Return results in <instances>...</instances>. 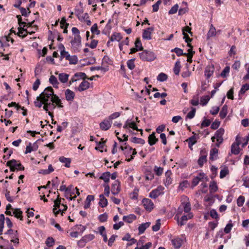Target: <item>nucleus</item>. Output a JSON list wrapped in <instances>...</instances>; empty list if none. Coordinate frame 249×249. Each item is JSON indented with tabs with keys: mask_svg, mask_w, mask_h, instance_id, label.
Returning a JSON list of instances; mask_svg holds the SVG:
<instances>
[{
	"mask_svg": "<svg viewBox=\"0 0 249 249\" xmlns=\"http://www.w3.org/2000/svg\"><path fill=\"white\" fill-rule=\"evenodd\" d=\"M44 95L43 97V109L46 111L48 110H53L55 108V107L53 105V104H51L49 102L50 98L51 95L53 94V89L51 87H48L46 88L43 92L41 93V95Z\"/></svg>",
	"mask_w": 249,
	"mask_h": 249,
	"instance_id": "obj_1",
	"label": "nucleus"
},
{
	"mask_svg": "<svg viewBox=\"0 0 249 249\" xmlns=\"http://www.w3.org/2000/svg\"><path fill=\"white\" fill-rule=\"evenodd\" d=\"M139 55L142 60L148 62L154 61L156 58V55L154 52L147 50L139 53Z\"/></svg>",
	"mask_w": 249,
	"mask_h": 249,
	"instance_id": "obj_2",
	"label": "nucleus"
},
{
	"mask_svg": "<svg viewBox=\"0 0 249 249\" xmlns=\"http://www.w3.org/2000/svg\"><path fill=\"white\" fill-rule=\"evenodd\" d=\"M180 208H178L177 213L175 216V218L177 217V221L178 225L182 226L185 225V224L186 223V221L188 220L191 219L193 217V214H192V213H188L186 215H183L181 217L180 219L179 220V215L181 213V211H180Z\"/></svg>",
	"mask_w": 249,
	"mask_h": 249,
	"instance_id": "obj_3",
	"label": "nucleus"
},
{
	"mask_svg": "<svg viewBox=\"0 0 249 249\" xmlns=\"http://www.w3.org/2000/svg\"><path fill=\"white\" fill-rule=\"evenodd\" d=\"M7 165L10 167V171H15L17 170H24V167L21 164L20 162L15 160H12L8 161Z\"/></svg>",
	"mask_w": 249,
	"mask_h": 249,
	"instance_id": "obj_4",
	"label": "nucleus"
},
{
	"mask_svg": "<svg viewBox=\"0 0 249 249\" xmlns=\"http://www.w3.org/2000/svg\"><path fill=\"white\" fill-rule=\"evenodd\" d=\"M224 132V129L223 128H220L215 132L214 135L211 138L213 142H214L215 139H216L217 143H216V146L217 147H219L223 141V136Z\"/></svg>",
	"mask_w": 249,
	"mask_h": 249,
	"instance_id": "obj_5",
	"label": "nucleus"
},
{
	"mask_svg": "<svg viewBox=\"0 0 249 249\" xmlns=\"http://www.w3.org/2000/svg\"><path fill=\"white\" fill-rule=\"evenodd\" d=\"M71 43L74 52H79L81 47V37L80 36H74L73 39L71 41Z\"/></svg>",
	"mask_w": 249,
	"mask_h": 249,
	"instance_id": "obj_6",
	"label": "nucleus"
},
{
	"mask_svg": "<svg viewBox=\"0 0 249 249\" xmlns=\"http://www.w3.org/2000/svg\"><path fill=\"white\" fill-rule=\"evenodd\" d=\"M49 102H51V104H53V105L55 107H57L59 108L63 107V106L62 105V103L61 99L57 95L54 94L53 91V94L51 95V96L50 98Z\"/></svg>",
	"mask_w": 249,
	"mask_h": 249,
	"instance_id": "obj_7",
	"label": "nucleus"
},
{
	"mask_svg": "<svg viewBox=\"0 0 249 249\" xmlns=\"http://www.w3.org/2000/svg\"><path fill=\"white\" fill-rule=\"evenodd\" d=\"M164 187L161 186H158L156 189L152 190L149 194V196L152 198L156 199L159 196L163 194Z\"/></svg>",
	"mask_w": 249,
	"mask_h": 249,
	"instance_id": "obj_8",
	"label": "nucleus"
},
{
	"mask_svg": "<svg viewBox=\"0 0 249 249\" xmlns=\"http://www.w3.org/2000/svg\"><path fill=\"white\" fill-rule=\"evenodd\" d=\"M208 179L207 176L203 172H200L198 176L192 180V185L194 187L196 186L199 181H205Z\"/></svg>",
	"mask_w": 249,
	"mask_h": 249,
	"instance_id": "obj_9",
	"label": "nucleus"
},
{
	"mask_svg": "<svg viewBox=\"0 0 249 249\" xmlns=\"http://www.w3.org/2000/svg\"><path fill=\"white\" fill-rule=\"evenodd\" d=\"M142 203L146 211L150 212L153 209L154 204L149 198H143Z\"/></svg>",
	"mask_w": 249,
	"mask_h": 249,
	"instance_id": "obj_10",
	"label": "nucleus"
},
{
	"mask_svg": "<svg viewBox=\"0 0 249 249\" xmlns=\"http://www.w3.org/2000/svg\"><path fill=\"white\" fill-rule=\"evenodd\" d=\"M184 199L186 200V201H184L181 203V205L179 207L180 208V211L182 212V208L183 209V211L186 213H190L189 212L191 210V204L190 202L188 201V198L187 197H184Z\"/></svg>",
	"mask_w": 249,
	"mask_h": 249,
	"instance_id": "obj_11",
	"label": "nucleus"
},
{
	"mask_svg": "<svg viewBox=\"0 0 249 249\" xmlns=\"http://www.w3.org/2000/svg\"><path fill=\"white\" fill-rule=\"evenodd\" d=\"M94 238L95 236L93 234H89L86 235L78 241V245L80 246V244H82V246H84L86 243L92 240Z\"/></svg>",
	"mask_w": 249,
	"mask_h": 249,
	"instance_id": "obj_12",
	"label": "nucleus"
},
{
	"mask_svg": "<svg viewBox=\"0 0 249 249\" xmlns=\"http://www.w3.org/2000/svg\"><path fill=\"white\" fill-rule=\"evenodd\" d=\"M61 204V198H59V195L57 196V198L56 200L54 201V208L53 209V212L54 213L55 215H57L60 212H61V209H59L58 210H57V208H59Z\"/></svg>",
	"mask_w": 249,
	"mask_h": 249,
	"instance_id": "obj_13",
	"label": "nucleus"
},
{
	"mask_svg": "<svg viewBox=\"0 0 249 249\" xmlns=\"http://www.w3.org/2000/svg\"><path fill=\"white\" fill-rule=\"evenodd\" d=\"M120 149L122 151H124V150H129V153L131 154V157L130 158H128L127 160L128 161H131L133 159L135 155L137 154V152L135 149H133L132 147H130L129 146H126L125 147H124L123 146H121L120 147Z\"/></svg>",
	"mask_w": 249,
	"mask_h": 249,
	"instance_id": "obj_14",
	"label": "nucleus"
},
{
	"mask_svg": "<svg viewBox=\"0 0 249 249\" xmlns=\"http://www.w3.org/2000/svg\"><path fill=\"white\" fill-rule=\"evenodd\" d=\"M207 161V153L205 150L200 152V156L198 160V163L200 167L202 166L204 163Z\"/></svg>",
	"mask_w": 249,
	"mask_h": 249,
	"instance_id": "obj_15",
	"label": "nucleus"
},
{
	"mask_svg": "<svg viewBox=\"0 0 249 249\" xmlns=\"http://www.w3.org/2000/svg\"><path fill=\"white\" fill-rule=\"evenodd\" d=\"M112 122L108 119L104 120L100 124V128L103 130H107L109 129L111 126Z\"/></svg>",
	"mask_w": 249,
	"mask_h": 249,
	"instance_id": "obj_16",
	"label": "nucleus"
},
{
	"mask_svg": "<svg viewBox=\"0 0 249 249\" xmlns=\"http://www.w3.org/2000/svg\"><path fill=\"white\" fill-rule=\"evenodd\" d=\"M153 31V28L149 27L144 30L142 33V37L143 39L150 40L151 39V32Z\"/></svg>",
	"mask_w": 249,
	"mask_h": 249,
	"instance_id": "obj_17",
	"label": "nucleus"
},
{
	"mask_svg": "<svg viewBox=\"0 0 249 249\" xmlns=\"http://www.w3.org/2000/svg\"><path fill=\"white\" fill-rule=\"evenodd\" d=\"M111 191L112 194L114 195H117L119 193L120 191V188L118 181H116L115 183L112 184Z\"/></svg>",
	"mask_w": 249,
	"mask_h": 249,
	"instance_id": "obj_18",
	"label": "nucleus"
},
{
	"mask_svg": "<svg viewBox=\"0 0 249 249\" xmlns=\"http://www.w3.org/2000/svg\"><path fill=\"white\" fill-rule=\"evenodd\" d=\"M66 99L68 101H71L73 100L75 94L74 92L70 89H67L65 91Z\"/></svg>",
	"mask_w": 249,
	"mask_h": 249,
	"instance_id": "obj_19",
	"label": "nucleus"
},
{
	"mask_svg": "<svg viewBox=\"0 0 249 249\" xmlns=\"http://www.w3.org/2000/svg\"><path fill=\"white\" fill-rule=\"evenodd\" d=\"M173 245L176 249H179L182 245L183 240L180 238H176L172 240Z\"/></svg>",
	"mask_w": 249,
	"mask_h": 249,
	"instance_id": "obj_20",
	"label": "nucleus"
},
{
	"mask_svg": "<svg viewBox=\"0 0 249 249\" xmlns=\"http://www.w3.org/2000/svg\"><path fill=\"white\" fill-rule=\"evenodd\" d=\"M89 83L85 80H83L79 85L78 90L79 91H82L89 89Z\"/></svg>",
	"mask_w": 249,
	"mask_h": 249,
	"instance_id": "obj_21",
	"label": "nucleus"
},
{
	"mask_svg": "<svg viewBox=\"0 0 249 249\" xmlns=\"http://www.w3.org/2000/svg\"><path fill=\"white\" fill-rule=\"evenodd\" d=\"M136 216L134 214H130L128 215L124 216L123 217V220L128 223H132L136 220Z\"/></svg>",
	"mask_w": 249,
	"mask_h": 249,
	"instance_id": "obj_22",
	"label": "nucleus"
},
{
	"mask_svg": "<svg viewBox=\"0 0 249 249\" xmlns=\"http://www.w3.org/2000/svg\"><path fill=\"white\" fill-rule=\"evenodd\" d=\"M150 225V222L143 223L141 224L138 228L139 233L140 234L143 233L145 230Z\"/></svg>",
	"mask_w": 249,
	"mask_h": 249,
	"instance_id": "obj_23",
	"label": "nucleus"
},
{
	"mask_svg": "<svg viewBox=\"0 0 249 249\" xmlns=\"http://www.w3.org/2000/svg\"><path fill=\"white\" fill-rule=\"evenodd\" d=\"M158 141V139L156 138L154 132L149 135L148 142L150 145L155 144Z\"/></svg>",
	"mask_w": 249,
	"mask_h": 249,
	"instance_id": "obj_24",
	"label": "nucleus"
},
{
	"mask_svg": "<svg viewBox=\"0 0 249 249\" xmlns=\"http://www.w3.org/2000/svg\"><path fill=\"white\" fill-rule=\"evenodd\" d=\"M43 97H44V95H41V93L39 96L37 97L36 100L34 102V104L36 107H42L43 104L44 103L43 101Z\"/></svg>",
	"mask_w": 249,
	"mask_h": 249,
	"instance_id": "obj_25",
	"label": "nucleus"
},
{
	"mask_svg": "<svg viewBox=\"0 0 249 249\" xmlns=\"http://www.w3.org/2000/svg\"><path fill=\"white\" fill-rule=\"evenodd\" d=\"M13 214L17 218L19 219L20 220H23L22 212L20 209H13Z\"/></svg>",
	"mask_w": 249,
	"mask_h": 249,
	"instance_id": "obj_26",
	"label": "nucleus"
},
{
	"mask_svg": "<svg viewBox=\"0 0 249 249\" xmlns=\"http://www.w3.org/2000/svg\"><path fill=\"white\" fill-rule=\"evenodd\" d=\"M186 142H187L188 143V146L189 148L191 150H192V146H193V145L196 143L197 141L196 136H193L189 138L188 139H187Z\"/></svg>",
	"mask_w": 249,
	"mask_h": 249,
	"instance_id": "obj_27",
	"label": "nucleus"
},
{
	"mask_svg": "<svg viewBox=\"0 0 249 249\" xmlns=\"http://www.w3.org/2000/svg\"><path fill=\"white\" fill-rule=\"evenodd\" d=\"M217 155L218 149L216 148L212 149L210 154V160H216L217 159Z\"/></svg>",
	"mask_w": 249,
	"mask_h": 249,
	"instance_id": "obj_28",
	"label": "nucleus"
},
{
	"mask_svg": "<svg viewBox=\"0 0 249 249\" xmlns=\"http://www.w3.org/2000/svg\"><path fill=\"white\" fill-rule=\"evenodd\" d=\"M214 68L213 67H207L205 70V75L207 79H209L213 73Z\"/></svg>",
	"mask_w": 249,
	"mask_h": 249,
	"instance_id": "obj_29",
	"label": "nucleus"
},
{
	"mask_svg": "<svg viewBox=\"0 0 249 249\" xmlns=\"http://www.w3.org/2000/svg\"><path fill=\"white\" fill-rule=\"evenodd\" d=\"M216 34V29L215 27L212 24L207 35V38H209L215 36Z\"/></svg>",
	"mask_w": 249,
	"mask_h": 249,
	"instance_id": "obj_30",
	"label": "nucleus"
},
{
	"mask_svg": "<svg viewBox=\"0 0 249 249\" xmlns=\"http://www.w3.org/2000/svg\"><path fill=\"white\" fill-rule=\"evenodd\" d=\"M11 242L14 243L15 245L19 244L18 235L17 231H15L13 235H10Z\"/></svg>",
	"mask_w": 249,
	"mask_h": 249,
	"instance_id": "obj_31",
	"label": "nucleus"
},
{
	"mask_svg": "<svg viewBox=\"0 0 249 249\" xmlns=\"http://www.w3.org/2000/svg\"><path fill=\"white\" fill-rule=\"evenodd\" d=\"M103 139H101V141L100 142H96V146L95 149L97 150H100L101 152H103L102 149L104 147L106 141H104Z\"/></svg>",
	"mask_w": 249,
	"mask_h": 249,
	"instance_id": "obj_32",
	"label": "nucleus"
},
{
	"mask_svg": "<svg viewBox=\"0 0 249 249\" xmlns=\"http://www.w3.org/2000/svg\"><path fill=\"white\" fill-rule=\"evenodd\" d=\"M99 197V205L101 206L102 208L106 207L107 205V200L105 197L104 195L103 194L100 195Z\"/></svg>",
	"mask_w": 249,
	"mask_h": 249,
	"instance_id": "obj_33",
	"label": "nucleus"
},
{
	"mask_svg": "<svg viewBox=\"0 0 249 249\" xmlns=\"http://www.w3.org/2000/svg\"><path fill=\"white\" fill-rule=\"evenodd\" d=\"M122 38V36L119 33H113L110 37V41H119Z\"/></svg>",
	"mask_w": 249,
	"mask_h": 249,
	"instance_id": "obj_34",
	"label": "nucleus"
},
{
	"mask_svg": "<svg viewBox=\"0 0 249 249\" xmlns=\"http://www.w3.org/2000/svg\"><path fill=\"white\" fill-rule=\"evenodd\" d=\"M69 75L65 73H61L58 75L59 81L63 83H65L68 80Z\"/></svg>",
	"mask_w": 249,
	"mask_h": 249,
	"instance_id": "obj_35",
	"label": "nucleus"
},
{
	"mask_svg": "<svg viewBox=\"0 0 249 249\" xmlns=\"http://www.w3.org/2000/svg\"><path fill=\"white\" fill-rule=\"evenodd\" d=\"M228 113V107L225 105L223 106L219 113V116L221 119H223L226 117Z\"/></svg>",
	"mask_w": 249,
	"mask_h": 249,
	"instance_id": "obj_36",
	"label": "nucleus"
},
{
	"mask_svg": "<svg viewBox=\"0 0 249 249\" xmlns=\"http://www.w3.org/2000/svg\"><path fill=\"white\" fill-rule=\"evenodd\" d=\"M209 189L211 194L216 192L218 189L216 182L214 181H211L209 185Z\"/></svg>",
	"mask_w": 249,
	"mask_h": 249,
	"instance_id": "obj_37",
	"label": "nucleus"
},
{
	"mask_svg": "<svg viewBox=\"0 0 249 249\" xmlns=\"http://www.w3.org/2000/svg\"><path fill=\"white\" fill-rule=\"evenodd\" d=\"M18 32L17 33L18 36H22V37H25L26 36L27 33H29L26 29H24V28L21 27V26H19L18 28Z\"/></svg>",
	"mask_w": 249,
	"mask_h": 249,
	"instance_id": "obj_38",
	"label": "nucleus"
},
{
	"mask_svg": "<svg viewBox=\"0 0 249 249\" xmlns=\"http://www.w3.org/2000/svg\"><path fill=\"white\" fill-rule=\"evenodd\" d=\"M69 61L70 64H76L78 62V58L77 56L68 55L67 56V59Z\"/></svg>",
	"mask_w": 249,
	"mask_h": 249,
	"instance_id": "obj_39",
	"label": "nucleus"
},
{
	"mask_svg": "<svg viewBox=\"0 0 249 249\" xmlns=\"http://www.w3.org/2000/svg\"><path fill=\"white\" fill-rule=\"evenodd\" d=\"M50 83L53 86L54 88H58L59 83L58 82L57 79L55 76L54 75H51L49 78Z\"/></svg>",
	"mask_w": 249,
	"mask_h": 249,
	"instance_id": "obj_40",
	"label": "nucleus"
},
{
	"mask_svg": "<svg viewBox=\"0 0 249 249\" xmlns=\"http://www.w3.org/2000/svg\"><path fill=\"white\" fill-rule=\"evenodd\" d=\"M59 161L62 163H65V166L67 167L70 166L71 160L70 158H65L64 157H60L59 158Z\"/></svg>",
	"mask_w": 249,
	"mask_h": 249,
	"instance_id": "obj_41",
	"label": "nucleus"
},
{
	"mask_svg": "<svg viewBox=\"0 0 249 249\" xmlns=\"http://www.w3.org/2000/svg\"><path fill=\"white\" fill-rule=\"evenodd\" d=\"M231 151L232 153L235 155H238L240 152V148L238 144H235V143H233L231 145Z\"/></svg>",
	"mask_w": 249,
	"mask_h": 249,
	"instance_id": "obj_42",
	"label": "nucleus"
},
{
	"mask_svg": "<svg viewBox=\"0 0 249 249\" xmlns=\"http://www.w3.org/2000/svg\"><path fill=\"white\" fill-rule=\"evenodd\" d=\"M110 177V172H104L99 178L104 180L105 182H108Z\"/></svg>",
	"mask_w": 249,
	"mask_h": 249,
	"instance_id": "obj_43",
	"label": "nucleus"
},
{
	"mask_svg": "<svg viewBox=\"0 0 249 249\" xmlns=\"http://www.w3.org/2000/svg\"><path fill=\"white\" fill-rule=\"evenodd\" d=\"M135 60V58H132L127 60V66L131 70H133L135 67V65L134 63Z\"/></svg>",
	"mask_w": 249,
	"mask_h": 249,
	"instance_id": "obj_44",
	"label": "nucleus"
},
{
	"mask_svg": "<svg viewBox=\"0 0 249 249\" xmlns=\"http://www.w3.org/2000/svg\"><path fill=\"white\" fill-rule=\"evenodd\" d=\"M172 52H175L178 56L187 55V53H183V50L178 48H175L172 50Z\"/></svg>",
	"mask_w": 249,
	"mask_h": 249,
	"instance_id": "obj_45",
	"label": "nucleus"
},
{
	"mask_svg": "<svg viewBox=\"0 0 249 249\" xmlns=\"http://www.w3.org/2000/svg\"><path fill=\"white\" fill-rule=\"evenodd\" d=\"M167 78L168 76L166 74L161 72L158 75L157 79L158 81L164 82L165 81Z\"/></svg>",
	"mask_w": 249,
	"mask_h": 249,
	"instance_id": "obj_46",
	"label": "nucleus"
},
{
	"mask_svg": "<svg viewBox=\"0 0 249 249\" xmlns=\"http://www.w3.org/2000/svg\"><path fill=\"white\" fill-rule=\"evenodd\" d=\"M131 141L135 143H140L141 144H143L145 143V141L143 139L141 138H138L137 137H133L131 139Z\"/></svg>",
	"mask_w": 249,
	"mask_h": 249,
	"instance_id": "obj_47",
	"label": "nucleus"
},
{
	"mask_svg": "<svg viewBox=\"0 0 249 249\" xmlns=\"http://www.w3.org/2000/svg\"><path fill=\"white\" fill-rule=\"evenodd\" d=\"M249 89V84H245L243 85L239 92V95H240L241 94H244L246 91L248 90Z\"/></svg>",
	"mask_w": 249,
	"mask_h": 249,
	"instance_id": "obj_48",
	"label": "nucleus"
},
{
	"mask_svg": "<svg viewBox=\"0 0 249 249\" xmlns=\"http://www.w3.org/2000/svg\"><path fill=\"white\" fill-rule=\"evenodd\" d=\"M180 62L178 61L175 64V67L174 68V72L176 75H178L180 71Z\"/></svg>",
	"mask_w": 249,
	"mask_h": 249,
	"instance_id": "obj_49",
	"label": "nucleus"
},
{
	"mask_svg": "<svg viewBox=\"0 0 249 249\" xmlns=\"http://www.w3.org/2000/svg\"><path fill=\"white\" fill-rule=\"evenodd\" d=\"M91 32L92 34H95L97 35L100 34V31L98 29L97 24H94L90 29Z\"/></svg>",
	"mask_w": 249,
	"mask_h": 249,
	"instance_id": "obj_50",
	"label": "nucleus"
},
{
	"mask_svg": "<svg viewBox=\"0 0 249 249\" xmlns=\"http://www.w3.org/2000/svg\"><path fill=\"white\" fill-rule=\"evenodd\" d=\"M129 127L132 128L134 130H137L138 131L141 132V134L142 135V129H139L138 127L137 126L136 124L134 122H130V123L129 124Z\"/></svg>",
	"mask_w": 249,
	"mask_h": 249,
	"instance_id": "obj_51",
	"label": "nucleus"
},
{
	"mask_svg": "<svg viewBox=\"0 0 249 249\" xmlns=\"http://www.w3.org/2000/svg\"><path fill=\"white\" fill-rule=\"evenodd\" d=\"M138 192L139 190L138 189H135L130 194V198L133 200H137L138 196Z\"/></svg>",
	"mask_w": 249,
	"mask_h": 249,
	"instance_id": "obj_52",
	"label": "nucleus"
},
{
	"mask_svg": "<svg viewBox=\"0 0 249 249\" xmlns=\"http://www.w3.org/2000/svg\"><path fill=\"white\" fill-rule=\"evenodd\" d=\"M135 48L139 51L143 50V47L141 41L139 38H137L135 43Z\"/></svg>",
	"mask_w": 249,
	"mask_h": 249,
	"instance_id": "obj_53",
	"label": "nucleus"
},
{
	"mask_svg": "<svg viewBox=\"0 0 249 249\" xmlns=\"http://www.w3.org/2000/svg\"><path fill=\"white\" fill-rule=\"evenodd\" d=\"M74 77H77L78 79H83L85 80L86 79L88 78L86 74L84 72H77L74 74Z\"/></svg>",
	"mask_w": 249,
	"mask_h": 249,
	"instance_id": "obj_54",
	"label": "nucleus"
},
{
	"mask_svg": "<svg viewBox=\"0 0 249 249\" xmlns=\"http://www.w3.org/2000/svg\"><path fill=\"white\" fill-rule=\"evenodd\" d=\"M122 240L124 241H132V243H135L137 242V240L134 238H131L130 235L129 233L125 234V235L122 238Z\"/></svg>",
	"mask_w": 249,
	"mask_h": 249,
	"instance_id": "obj_55",
	"label": "nucleus"
},
{
	"mask_svg": "<svg viewBox=\"0 0 249 249\" xmlns=\"http://www.w3.org/2000/svg\"><path fill=\"white\" fill-rule=\"evenodd\" d=\"M160 227V219H158L156 221V223L155 225L152 226V230L154 231H158Z\"/></svg>",
	"mask_w": 249,
	"mask_h": 249,
	"instance_id": "obj_56",
	"label": "nucleus"
},
{
	"mask_svg": "<svg viewBox=\"0 0 249 249\" xmlns=\"http://www.w3.org/2000/svg\"><path fill=\"white\" fill-rule=\"evenodd\" d=\"M245 202V197L242 196H239L237 200V204L238 206L241 207L243 205L244 203Z\"/></svg>",
	"mask_w": 249,
	"mask_h": 249,
	"instance_id": "obj_57",
	"label": "nucleus"
},
{
	"mask_svg": "<svg viewBox=\"0 0 249 249\" xmlns=\"http://www.w3.org/2000/svg\"><path fill=\"white\" fill-rule=\"evenodd\" d=\"M210 100L209 96L202 97L200 99V103L203 106H205Z\"/></svg>",
	"mask_w": 249,
	"mask_h": 249,
	"instance_id": "obj_58",
	"label": "nucleus"
},
{
	"mask_svg": "<svg viewBox=\"0 0 249 249\" xmlns=\"http://www.w3.org/2000/svg\"><path fill=\"white\" fill-rule=\"evenodd\" d=\"M54 243V240L52 237H48L45 242L46 245L49 247H52Z\"/></svg>",
	"mask_w": 249,
	"mask_h": 249,
	"instance_id": "obj_59",
	"label": "nucleus"
},
{
	"mask_svg": "<svg viewBox=\"0 0 249 249\" xmlns=\"http://www.w3.org/2000/svg\"><path fill=\"white\" fill-rule=\"evenodd\" d=\"M178 9V4L174 5L171 9L169 11V14L172 15L176 13Z\"/></svg>",
	"mask_w": 249,
	"mask_h": 249,
	"instance_id": "obj_60",
	"label": "nucleus"
},
{
	"mask_svg": "<svg viewBox=\"0 0 249 249\" xmlns=\"http://www.w3.org/2000/svg\"><path fill=\"white\" fill-rule=\"evenodd\" d=\"M120 113L118 112H114L111 114L109 117L108 119L112 122V120L119 117L120 116Z\"/></svg>",
	"mask_w": 249,
	"mask_h": 249,
	"instance_id": "obj_61",
	"label": "nucleus"
},
{
	"mask_svg": "<svg viewBox=\"0 0 249 249\" xmlns=\"http://www.w3.org/2000/svg\"><path fill=\"white\" fill-rule=\"evenodd\" d=\"M98 219L101 222H105L107 219V214L106 213L100 214L98 217Z\"/></svg>",
	"mask_w": 249,
	"mask_h": 249,
	"instance_id": "obj_62",
	"label": "nucleus"
},
{
	"mask_svg": "<svg viewBox=\"0 0 249 249\" xmlns=\"http://www.w3.org/2000/svg\"><path fill=\"white\" fill-rule=\"evenodd\" d=\"M196 111V108L192 107V110L187 114V117L189 119L193 118L195 115Z\"/></svg>",
	"mask_w": 249,
	"mask_h": 249,
	"instance_id": "obj_63",
	"label": "nucleus"
},
{
	"mask_svg": "<svg viewBox=\"0 0 249 249\" xmlns=\"http://www.w3.org/2000/svg\"><path fill=\"white\" fill-rule=\"evenodd\" d=\"M243 180L244 181L243 185L245 186L246 188L249 187V177L247 176L244 177L243 178Z\"/></svg>",
	"mask_w": 249,
	"mask_h": 249,
	"instance_id": "obj_64",
	"label": "nucleus"
}]
</instances>
